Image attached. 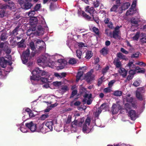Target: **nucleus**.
Listing matches in <instances>:
<instances>
[{"label":"nucleus","mask_w":146,"mask_h":146,"mask_svg":"<svg viewBox=\"0 0 146 146\" xmlns=\"http://www.w3.org/2000/svg\"><path fill=\"white\" fill-rule=\"evenodd\" d=\"M50 58H51V56L48 54H46L38 58L37 63L39 65L42 66L44 68L48 66L52 68L59 67L60 69L63 68L66 63V62L62 59H59L58 61L52 62L51 63L49 61Z\"/></svg>","instance_id":"nucleus-1"},{"label":"nucleus","mask_w":146,"mask_h":146,"mask_svg":"<svg viewBox=\"0 0 146 146\" xmlns=\"http://www.w3.org/2000/svg\"><path fill=\"white\" fill-rule=\"evenodd\" d=\"M29 70L31 72L32 75L30 76V79L32 80L36 81L38 80H40L41 81L44 83H48L51 82L50 78H51L49 77L47 79V78H45L41 76H43L46 75L47 73L44 71L40 70L38 68H36L33 70L31 68H30Z\"/></svg>","instance_id":"nucleus-2"},{"label":"nucleus","mask_w":146,"mask_h":146,"mask_svg":"<svg viewBox=\"0 0 146 146\" xmlns=\"http://www.w3.org/2000/svg\"><path fill=\"white\" fill-rule=\"evenodd\" d=\"M121 0H116L115 4L113 5L110 9L111 12L122 13L123 11L127 9L130 6L129 2H124L121 4Z\"/></svg>","instance_id":"nucleus-3"},{"label":"nucleus","mask_w":146,"mask_h":146,"mask_svg":"<svg viewBox=\"0 0 146 146\" xmlns=\"http://www.w3.org/2000/svg\"><path fill=\"white\" fill-rule=\"evenodd\" d=\"M133 100V98L130 94H127L125 97H123V102L125 104L124 107L126 110H129L131 106L134 108L136 107V105Z\"/></svg>","instance_id":"nucleus-4"},{"label":"nucleus","mask_w":146,"mask_h":146,"mask_svg":"<svg viewBox=\"0 0 146 146\" xmlns=\"http://www.w3.org/2000/svg\"><path fill=\"white\" fill-rule=\"evenodd\" d=\"M29 56V50L28 49L26 51H24L21 56V59L23 63V64H26L28 62V66L29 67H31L33 64L32 62H29V60L30 58Z\"/></svg>","instance_id":"nucleus-5"},{"label":"nucleus","mask_w":146,"mask_h":146,"mask_svg":"<svg viewBox=\"0 0 146 146\" xmlns=\"http://www.w3.org/2000/svg\"><path fill=\"white\" fill-rule=\"evenodd\" d=\"M85 10L86 12L88 13L91 15H92L93 17L92 19L97 23H99L98 18L96 16L97 14L95 12V10L93 7H90L89 6H87L85 8Z\"/></svg>","instance_id":"nucleus-6"},{"label":"nucleus","mask_w":146,"mask_h":146,"mask_svg":"<svg viewBox=\"0 0 146 146\" xmlns=\"http://www.w3.org/2000/svg\"><path fill=\"white\" fill-rule=\"evenodd\" d=\"M90 122V119L89 117H87L83 127L82 130L84 133H89L90 131L89 128Z\"/></svg>","instance_id":"nucleus-7"},{"label":"nucleus","mask_w":146,"mask_h":146,"mask_svg":"<svg viewBox=\"0 0 146 146\" xmlns=\"http://www.w3.org/2000/svg\"><path fill=\"white\" fill-rule=\"evenodd\" d=\"M36 47L39 51H44L45 49V43L43 41L38 39L36 41Z\"/></svg>","instance_id":"nucleus-8"},{"label":"nucleus","mask_w":146,"mask_h":146,"mask_svg":"<svg viewBox=\"0 0 146 146\" xmlns=\"http://www.w3.org/2000/svg\"><path fill=\"white\" fill-rule=\"evenodd\" d=\"M25 126L32 132L37 131L36 124L33 122L31 121L29 123H26Z\"/></svg>","instance_id":"nucleus-9"},{"label":"nucleus","mask_w":146,"mask_h":146,"mask_svg":"<svg viewBox=\"0 0 146 146\" xmlns=\"http://www.w3.org/2000/svg\"><path fill=\"white\" fill-rule=\"evenodd\" d=\"M133 108H134L131 106L129 108V110H126V111L128 112L129 115L131 119L132 120H134L137 117V115L135 110H131Z\"/></svg>","instance_id":"nucleus-10"},{"label":"nucleus","mask_w":146,"mask_h":146,"mask_svg":"<svg viewBox=\"0 0 146 146\" xmlns=\"http://www.w3.org/2000/svg\"><path fill=\"white\" fill-rule=\"evenodd\" d=\"M84 98L83 101L85 103H86L88 104H91L92 102V95L90 93H86L84 96Z\"/></svg>","instance_id":"nucleus-11"},{"label":"nucleus","mask_w":146,"mask_h":146,"mask_svg":"<svg viewBox=\"0 0 146 146\" xmlns=\"http://www.w3.org/2000/svg\"><path fill=\"white\" fill-rule=\"evenodd\" d=\"M120 105L118 104H113L111 109V111L113 114L117 113L121 109Z\"/></svg>","instance_id":"nucleus-12"},{"label":"nucleus","mask_w":146,"mask_h":146,"mask_svg":"<svg viewBox=\"0 0 146 146\" xmlns=\"http://www.w3.org/2000/svg\"><path fill=\"white\" fill-rule=\"evenodd\" d=\"M144 92V90L143 88H139L137 89L136 91V96L137 98L140 100L143 99V94Z\"/></svg>","instance_id":"nucleus-13"},{"label":"nucleus","mask_w":146,"mask_h":146,"mask_svg":"<svg viewBox=\"0 0 146 146\" xmlns=\"http://www.w3.org/2000/svg\"><path fill=\"white\" fill-rule=\"evenodd\" d=\"M105 109V111H106L108 110V105L105 104H102L100 107V108H99L97 110V111L95 113V115L97 116H98L101 112V109Z\"/></svg>","instance_id":"nucleus-14"},{"label":"nucleus","mask_w":146,"mask_h":146,"mask_svg":"<svg viewBox=\"0 0 146 146\" xmlns=\"http://www.w3.org/2000/svg\"><path fill=\"white\" fill-rule=\"evenodd\" d=\"M46 127L45 125L43 123L42 124L40 125L38 128L37 129V131L38 132H40L43 133H45L46 132L49 131V130H48L46 128Z\"/></svg>","instance_id":"nucleus-15"},{"label":"nucleus","mask_w":146,"mask_h":146,"mask_svg":"<svg viewBox=\"0 0 146 146\" xmlns=\"http://www.w3.org/2000/svg\"><path fill=\"white\" fill-rule=\"evenodd\" d=\"M93 72V70H91L85 76V78L88 82H89L94 78V76L92 74Z\"/></svg>","instance_id":"nucleus-16"},{"label":"nucleus","mask_w":146,"mask_h":146,"mask_svg":"<svg viewBox=\"0 0 146 146\" xmlns=\"http://www.w3.org/2000/svg\"><path fill=\"white\" fill-rule=\"evenodd\" d=\"M140 21V20L139 19L135 17L132 18L130 20L132 25L136 27H137L139 25V23Z\"/></svg>","instance_id":"nucleus-17"},{"label":"nucleus","mask_w":146,"mask_h":146,"mask_svg":"<svg viewBox=\"0 0 146 146\" xmlns=\"http://www.w3.org/2000/svg\"><path fill=\"white\" fill-rule=\"evenodd\" d=\"M38 17H33L31 18L30 20L29 23L30 25L33 27H35L36 24L38 22Z\"/></svg>","instance_id":"nucleus-18"},{"label":"nucleus","mask_w":146,"mask_h":146,"mask_svg":"<svg viewBox=\"0 0 146 146\" xmlns=\"http://www.w3.org/2000/svg\"><path fill=\"white\" fill-rule=\"evenodd\" d=\"M44 125L47 127V129L49 130V131H51L53 129V124L52 121H46L43 123Z\"/></svg>","instance_id":"nucleus-19"},{"label":"nucleus","mask_w":146,"mask_h":146,"mask_svg":"<svg viewBox=\"0 0 146 146\" xmlns=\"http://www.w3.org/2000/svg\"><path fill=\"white\" fill-rule=\"evenodd\" d=\"M119 27H116L115 31L113 32V37L115 38L119 39L120 38L119 30Z\"/></svg>","instance_id":"nucleus-20"},{"label":"nucleus","mask_w":146,"mask_h":146,"mask_svg":"<svg viewBox=\"0 0 146 146\" xmlns=\"http://www.w3.org/2000/svg\"><path fill=\"white\" fill-rule=\"evenodd\" d=\"M58 105V104L57 103H55L52 104H51V103H48V106L45 110V111L46 112L49 111L52 108L56 107Z\"/></svg>","instance_id":"nucleus-21"},{"label":"nucleus","mask_w":146,"mask_h":146,"mask_svg":"<svg viewBox=\"0 0 146 146\" xmlns=\"http://www.w3.org/2000/svg\"><path fill=\"white\" fill-rule=\"evenodd\" d=\"M78 13L80 14H82L83 16L85 18L89 20H92V19L89 15H87L83 11H82L80 9L78 10Z\"/></svg>","instance_id":"nucleus-22"},{"label":"nucleus","mask_w":146,"mask_h":146,"mask_svg":"<svg viewBox=\"0 0 146 146\" xmlns=\"http://www.w3.org/2000/svg\"><path fill=\"white\" fill-rule=\"evenodd\" d=\"M84 120V118H82L80 121H77V120H75L74 121L73 123L72 126L74 127V125H78L79 126H81Z\"/></svg>","instance_id":"nucleus-23"},{"label":"nucleus","mask_w":146,"mask_h":146,"mask_svg":"<svg viewBox=\"0 0 146 146\" xmlns=\"http://www.w3.org/2000/svg\"><path fill=\"white\" fill-rule=\"evenodd\" d=\"M118 72L123 77H125L127 75V71L124 68H120L118 70Z\"/></svg>","instance_id":"nucleus-24"},{"label":"nucleus","mask_w":146,"mask_h":146,"mask_svg":"<svg viewBox=\"0 0 146 146\" xmlns=\"http://www.w3.org/2000/svg\"><path fill=\"white\" fill-rule=\"evenodd\" d=\"M136 11L133 8H130L129 10L127 11L126 15L127 16L131 15L135 13Z\"/></svg>","instance_id":"nucleus-25"},{"label":"nucleus","mask_w":146,"mask_h":146,"mask_svg":"<svg viewBox=\"0 0 146 146\" xmlns=\"http://www.w3.org/2000/svg\"><path fill=\"white\" fill-rule=\"evenodd\" d=\"M113 63L117 68H120L121 66V62L117 58H115L114 60Z\"/></svg>","instance_id":"nucleus-26"},{"label":"nucleus","mask_w":146,"mask_h":146,"mask_svg":"<svg viewBox=\"0 0 146 146\" xmlns=\"http://www.w3.org/2000/svg\"><path fill=\"white\" fill-rule=\"evenodd\" d=\"M32 6L33 5L32 3L27 1L24 4L23 7L24 9L27 10L30 9Z\"/></svg>","instance_id":"nucleus-27"},{"label":"nucleus","mask_w":146,"mask_h":146,"mask_svg":"<svg viewBox=\"0 0 146 146\" xmlns=\"http://www.w3.org/2000/svg\"><path fill=\"white\" fill-rule=\"evenodd\" d=\"M35 30V27H32L29 29L27 31V35L28 36H30L33 34H36L35 32H34Z\"/></svg>","instance_id":"nucleus-28"},{"label":"nucleus","mask_w":146,"mask_h":146,"mask_svg":"<svg viewBox=\"0 0 146 146\" xmlns=\"http://www.w3.org/2000/svg\"><path fill=\"white\" fill-rule=\"evenodd\" d=\"M8 5H7V8L6 9L8 8L12 10L15 8L14 3L13 2H9L8 3ZM5 5H6V4Z\"/></svg>","instance_id":"nucleus-29"},{"label":"nucleus","mask_w":146,"mask_h":146,"mask_svg":"<svg viewBox=\"0 0 146 146\" xmlns=\"http://www.w3.org/2000/svg\"><path fill=\"white\" fill-rule=\"evenodd\" d=\"M83 73V71H80L78 72L76 76V81L77 82H78L81 79Z\"/></svg>","instance_id":"nucleus-30"},{"label":"nucleus","mask_w":146,"mask_h":146,"mask_svg":"<svg viewBox=\"0 0 146 146\" xmlns=\"http://www.w3.org/2000/svg\"><path fill=\"white\" fill-rule=\"evenodd\" d=\"M37 32L36 35H38L43 34V29L42 28V26H39L38 27V31H37Z\"/></svg>","instance_id":"nucleus-31"},{"label":"nucleus","mask_w":146,"mask_h":146,"mask_svg":"<svg viewBox=\"0 0 146 146\" xmlns=\"http://www.w3.org/2000/svg\"><path fill=\"white\" fill-rule=\"evenodd\" d=\"M117 56L119 58L125 60H127L128 59L126 57L120 52L118 53L117 54Z\"/></svg>","instance_id":"nucleus-32"},{"label":"nucleus","mask_w":146,"mask_h":146,"mask_svg":"<svg viewBox=\"0 0 146 146\" xmlns=\"http://www.w3.org/2000/svg\"><path fill=\"white\" fill-rule=\"evenodd\" d=\"M29 46L31 47V50L35 53L36 50L35 46L34 43L33 41H31L30 42L29 44Z\"/></svg>","instance_id":"nucleus-33"},{"label":"nucleus","mask_w":146,"mask_h":146,"mask_svg":"<svg viewBox=\"0 0 146 146\" xmlns=\"http://www.w3.org/2000/svg\"><path fill=\"white\" fill-rule=\"evenodd\" d=\"M133 62H130L127 64V67H129V69L135 68V70L136 67L135 65L133 64Z\"/></svg>","instance_id":"nucleus-34"},{"label":"nucleus","mask_w":146,"mask_h":146,"mask_svg":"<svg viewBox=\"0 0 146 146\" xmlns=\"http://www.w3.org/2000/svg\"><path fill=\"white\" fill-rule=\"evenodd\" d=\"M26 127V126H25L23 125H21L20 128L21 131L23 133L27 132H28V129Z\"/></svg>","instance_id":"nucleus-35"},{"label":"nucleus","mask_w":146,"mask_h":146,"mask_svg":"<svg viewBox=\"0 0 146 146\" xmlns=\"http://www.w3.org/2000/svg\"><path fill=\"white\" fill-rule=\"evenodd\" d=\"M135 70H136L137 73H143L145 72V70L144 68H140L139 67H136Z\"/></svg>","instance_id":"nucleus-36"},{"label":"nucleus","mask_w":146,"mask_h":146,"mask_svg":"<svg viewBox=\"0 0 146 146\" xmlns=\"http://www.w3.org/2000/svg\"><path fill=\"white\" fill-rule=\"evenodd\" d=\"M24 40L22 39L20 42L18 43V45L19 47L24 48L26 46L24 43Z\"/></svg>","instance_id":"nucleus-37"},{"label":"nucleus","mask_w":146,"mask_h":146,"mask_svg":"<svg viewBox=\"0 0 146 146\" xmlns=\"http://www.w3.org/2000/svg\"><path fill=\"white\" fill-rule=\"evenodd\" d=\"M93 54L92 52L90 51H88L86 53L85 57L88 59H90L92 56Z\"/></svg>","instance_id":"nucleus-38"},{"label":"nucleus","mask_w":146,"mask_h":146,"mask_svg":"<svg viewBox=\"0 0 146 146\" xmlns=\"http://www.w3.org/2000/svg\"><path fill=\"white\" fill-rule=\"evenodd\" d=\"M7 37L8 36L5 33H3L0 36V40H5L7 39Z\"/></svg>","instance_id":"nucleus-39"},{"label":"nucleus","mask_w":146,"mask_h":146,"mask_svg":"<svg viewBox=\"0 0 146 146\" xmlns=\"http://www.w3.org/2000/svg\"><path fill=\"white\" fill-rule=\"evenodd\" d=\"M100 52L101 54L105 56L108 53V50L107 48H104L100 51Z\"/></svg>","instance_id":"nucleus-40"},{"label":"nucleus","mask_w":146,"mask_h":146,"mask_svg":"<svg viewBox=\"0 0 146 146\" xmlns=\"http://www.w3.org/2000/svg\"><path fill=\"white\" fill-rule=\"evenodd\" d=\"M53 85L56 87H59L62 85V82H53Z\"/></svg>","instance_id":"nucleus-41"},{"label":"nucleus","mask_w":146,"mask_h":146,"mask_svg":"<svg viewBox=\"0 0 146 146\" xmlns=\"http://www.w3.org/2000/svg\"><path fill=\"white\" fill-rule=\"evenodd\" d=\"M35 11L34 10H31L27 13L28 15L30 17H33L35 14Z\"/></svg>","instance_id":"nucleus-42"},{"label":"nucleus","mask_w":146,"mask_h":146,"mask_svg":"<svg viewBox=\"0 0 146 146\" xmlns=\"http://www.w3.org/2000/svg\"><path fill=\"white\" fill-rule=\"evenodd\" d=\"M19 27H17L13 31L12 35L14 36H15L18 34V33L19 31Z\"/></svg>","instance_id":"nucleus-43"},{"label":"nucleus","mask_w":146,"mask_h":146,"mask_svg":"<svg viewBox=\"0 0 146 146\" xmlns=\"http://www.w3.org/2000/svg\"><path fill=\"white\" fill-rule=\"evenodd\" d=\"M141 82V81L139 80H135L134 82L133 85L134 86L137 87L139 85Z\"/></svg>","instance_id":"nucleus-44"},{"label":"nucleus","mask_w":146,"mask_h":146,"mask_svg":"<svg viewBox=\"0 0 146 146\" xmlns=\"http://www.w3.org/2000/svg\"><path fill=\"white\" fill-rule=\"evenodd\" d=\"M140 54V53L139 52H137L133 54L131 56L132 58H138Z\"/></svg>","instance_id":"nucleus-45"},{"label":"nucleus","mask_w":146,"mask_h":146,"mask_svg":"<svg viewBox=\"0 0 146 146\" xmlns=\"http://www.w3.org/2000/svg\"><path fill=\"white\" fill-rule=\"evenodd\" d=\"M69 63L71 64H74L76 63V61L74 58H71L69 60Z\"/></svg>","instance_id":"nucleus-46"},{"label":"nucleus","mask_w":146,"mask_h":146,"mask_svg":"<svg viewBox=\"0 0 146 146\" xmlns=\"http://www.w3.org/2000/svg\"><path fill=\"white\" fill-rule=\"evenodd\" d=\"M76 53L77 56L79 58H81L82 54V52L80 50H77Z\"/></svg>","instance_id":"nucleus-47"},{"label":"nucleus","mask_w":146,"mask_h":146,"mask_svg":"<svg viewBox=\"0 0 146 146\" xmlns=\"http://www.w3.org/2000/svg\"><path fill=\"white\" fill-rule=\"evenodd\" d=\"M139 32H137L135 35L132 38L133 40H137L139 37Z\"/></svg>","instance_id":"nucleus-48"},{"label":"nucleus","mask_w":146,"mask_h":146,"mask_svg":"<svg viewBox=\"0 0 146 146\" xmlns=\"http://www.w3.org/2000/svg\"><path fill=\"white\" fill-rule=\"evenodd\" d=\"M41 7L40 4H37L34 7V9L35 11H38Z\"/></svg>","instance_id":"nucleus-49"},{"label":"nucleus","mask_w":146,"mask_h":146,"mask_svg":"<svg viewBox=\"0 0 146 146\" xmlns=\"http://www.w3.org/2000/svg\"><path fill=\"white\" fill-rule=\"evenodd\" d=\"M113 94L116 96H119L122 94V92L120 91H116L114 92Z\"/></svg>","instance_id":"nucleus-50"},{"label":"nucleus","mask_w":146,"mask_h":146,"mask_svg":"<svg viewBox=\"0 0 146 146\" xmlns=\"http://www.w3.org/2000/svg\"><path fill=\"white\" fill-rule=\"evenodd\" d=\"M5 11L3 9H2L0 11V17L3 18V17L5 15Z\"/></svg>","instance_id":"nucleus-51"},{"label":"nucleus","mask_w":146,"mask_h":146,"mask_svg":"<svg viewBox=\"0 0 146 146\" xmlns=\"http://www.w3.org/2000/svg\"><path fill=\"white\" fill-rule=\"evenodd\" d=\"M111 91V88L109 87L105 88L104 90V92L106 93L110 92Z\"/></svg>","instance_id":"nucleus-52"},{"label":"nucleus","mask_w":146,"mask_h":146,"mask_svg":"<svg viewBox=\"0 0 146 146\" xmlns=\"http://www.w3.org/2000/svg\"><path fill=\"white\" fill-rule=\"evenodd\" d=\"M76 45H78L79 47H83L86 46V44L81 42L77 43Z\"/></svg>","instance_id":"nucleus-53"},{"label":"nucleus","mask_w":146,"mask_h":146,"mask_svg":"<svg viewBox=\"0 0 146 146\" xmlns=\"http://www.w3.org/2000/svg\"><path fill=\"white\" fill-rule=\"evenodd\" d=\"M20 16L19 14L18 13H15L14 16V20H16L19 19Z\"/></svg>","instance_id":"nucleus-54"},{"label":"nucleus","mask_w":146,"mask_h":146,"mask_svg":"<svg viewBox=\"0 0 146 146\" xmlns=\"http://www.w3.org/2000/svg\"><path fill=\"white\" fill-rule=\"evenodd\" d=\"M93 31L97 35H99V31L98 29L97 28L94 27L93 28Z\"/></svg>","instance_id":"nucleus-55"},{"label":"nucleus","mask_w":146,"mask_h":146,"mask_svg":"<svg viewBox=\"0 0 146 146\" xmlns=\"http://www.w3.org/2000/svg\"><path fill=\"white\" fill-rule=\"evenodd\" d=\"M93 5L95 7H98L100 4V2L98 1H94L93 3Z\"/></svg>","instance_id":"nucleus-56"},{"label":"nucleus","mask_w":146,"mask_h":146,"mask_svg":"<svg viewBox=\"0 0 146 146\" xmlns=\"http://www.w3.org/2000/svg\"><path fill=\"white\" fill-rule=\"evenodd\" d=\"M135 64L136 65H138L140 66H145L146 65V64L145 63L143 62H137L135 63Z\"/></svg>","instance_id":"nucleus-57"},{"label":"nucleus","mask_w":146,"mask_h":146,"mask_svg":"<svg viewBox=\"0 0 146 146\" xmlns=\"http://www.w3.org/2000/svg\"><path fill=\"white\" fill-rule=\"evenodd\" d=\"M141 35L143 37L141 38L142 41L144 42H146V35L142 33Z\"/></svg>","instance_id":"nucleus-58"},{"label":"nucleus","mask_w":146,"mask_h":146,"mask_svg":"<svg viewBox=\"0 0 146 146\" xmlns=\"http://www.w3.org/2000/svg\"><path fill=\"white\" fill-rule=\"evenodd\" d=\"M41 23L42 24V25L43 26V27H45V28H46V27H47V26H46V22H45V21L44 20V19L42 17V20H41Z\"/></svg>","instance_id":"nucleus-59"},{"label":"nucleus","mask_w":146,"mask_h":146,"mask_svg":"<svg viewBox=\"0 0 146 146\" xmlns=\"http://www.w3.org/2000/svg\"><path fill=\"white\" fill-rule=\"evenodd\" d=\"M80 104L81 102H80L77 101L74 103V102H72L71 103V105L72 106L73 104H74L75 106H78L80 105Z\"/></svg>","instance_id":"nucleus-60"},{"label":"nucleus","mask_w":146,"mask_h":146,"mask_svg":"<svg viewBox=\"0 0 146 146\" xmlns=\"http://www.w3.org/2000/svg\"><path fill=\"white\" fill-rule=\"evenodd\" d=\"M48 116L47 114H43L40 117V119L42 120H44L48 117Z\"/></svg>","instance_id":"nucleus-61"},{"label":"nucleus","mask_w":146,"mask_h":146,"mask_svg":"<svg viewBox=\"0 0 146 146\" xmlns=\"http://www.w3.org/2000/svg\"><path fill=\"white\" fill-rule=\"evenodd\" d=\"M137 0H134L131 6V8H133L135 7L136 4Z\"/></svg>","instance_id":"nucleus-62"},{"label":"nucleus","mask_w":146,"mask_h":146,"mask_svg":"<svg viewBox=\"0 0 146 146\" xmlns=\"http://www.w3.org/2000/svg\"><path fill=\"white\" fill-rule=\"evenodd\" d=\"M115 80H112L110 81L108 84L110 88L112 86L113 84L115 82Z\"/></svg>","instance_id":"nucleus-63"},{"label":"nucleus","mask_w":146,"mask_h":146,"mask_svg":"<svg viewBox=\"0 0 146 146\" xmlns=\"http://www.w3.org/2000/svg\"><path fill=\"white\" fill-rule=\"evenodd\" d=\"M7 8V5L3 4L2 5L0 4V8L2 9H5Z\"/></svg>","instance_id":"nucleus-64"}]
</instances>
